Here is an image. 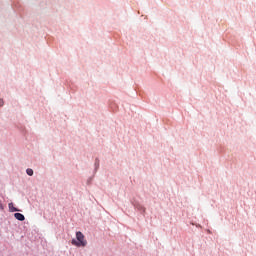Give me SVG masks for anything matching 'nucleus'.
I'll use <instances>...</instances> for the list:
<instances>
[{
  "mask_svg": "<svg viewBox=\"0 0 256 256\" xmlns=\"http://www.w3.org/2000/svg\"><path fill=\"white\" fill-rule=\"evenodd\" d=\"M26 173H27V175H29V177H33V169L28 168V169L26 170Z\"/></svg>",
  "mask_w": 256,
  "mask_h": 256,
  "instance_id": "20e7f679",
  "label": "nucleus"
},
{
  "mask_svg": "<svg viewBox=\"0 0 256 256\" xmlns=\"http://www.w3.org/2000/svg\"><path fill=\"white\" fill-rule=\"evenodd\" d=\"M8 207H9L10 211H12V213H15V211H19V209L15 208V207L13 206V203H9V204H8Z\"/></svg>",
  "mask_w": 256,
  "mask_h": 256,
  "instance_id": "7ed1b4c3",
  "label": "nucleus"
},
{
  "mask_svg": "<svg viewBox=\"0 0 256 256\" xmlns=\"http://www.w3.org/2000/svg\"><path fill=\"white\" fill-rule=\"evenodd\" d=\"M0 209H1V210H3V209H4V207H3V203L1 202V200H0Z\"/></svg>",
  "mask_w": 256,
  "mask_h": 256,
  "instance_id": "423d86ee",
  "label": "nucleus"
},
{
  "mask_svg": "<svg viewBox=\"0 0 256 256\" xmlns=\"http://www.w3.org/2000/svg\"><path fill=\"white\" fill-rule=\"evenodd\" d=\"M15 219H17L18 221H25V215L21 214V213H15L14 214Z\"/></svg>",
  "mask_w": 256,
  "mask_h": 256,
  "instance_id": "f03ea898",
  "label": "nucleus"
},
{
  "mask_svg": "<svg viewBox=\"0 0 256 256\" xmlns=\"http://www.w3.org/2000/svg\"><path fill=\"white\" fill-rule=\"evenodd\" d=\"M77 241L72 240V245H76L77 247H85L87 245V240H85V235L81 232L76 233Z\"/></svg>",
  "mask_w": 256,
  "mask_h": 256,
  "instance_id": "f257e3e1",
  "label": "nucleus"
},
{
  "mask_svg": "<svg viewBox=\"0 0 256 256\" xmlns=\"http://www.w3.org/2000/svg\"><path fill=\"white\" fill-rule=\"evenodd\" d=\"M3 104H4L3 99H0V107H3Z\"/></svg>",
  "mask_w": 256,
  "mask_h": 256,
  "instance_id": "39448f33",
  "label": "nucleus"
}]
</instances>
